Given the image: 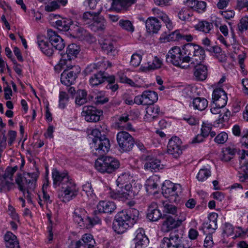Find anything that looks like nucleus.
Returning <instances> with one entry per match:
<instances>
[{
  "label": "nucleus",
  "mask_w": 248,
  "mask_h": 248,
  "mask_svg": "<svg viewBox=\"0 0 248 248\" xmlns=\"http://www.w3.org/2000/svg\"><path fill=\"white\" fill-rule=\"evenodd\" d=\"M98 211L100 213H112L116 209V205L113 202L100 201L97 205Z\"/></svg>",
  "instance_id": "nucleus-30"
},
{
  "label": "nucleus",
  "mask_w": 248,
  "mask_h": 248,
  "mask_svg": "<svg viewBox=\"0 0 248 248\" xmlns=\"http://www.w3.org/2000/svg\"><path fill=\"white\" fill-rule=\"evenodd\" d=\"M83 191L85 193L87 196H92L93 195V189L91 183H86L82 186Z\"/></svg>",
  "instance_id": "nucleus-60"
},
{
  "label": "nucleus",
  "mask_w": 248,
  "mask_h": 248,
  "mask_svg": "<svg viewBox=\"0 0 248 248\" xmlns=\"http://www.w3.org/2000/svg\"><path fill=\"white\" fill-rule=\"evenodd\" d=\"M192 16V12L186 8H182L178 14L179 18L185 21L188 20Z\"/></svg>",
  "instance_id": "nucleus-49"
},
{
  "label": "nucleus",
  "mask_w": 248,
  "mask_h": 248,
  "mask_svg": "<svg viewBox=\"0 0 248 248\" xmlns=\"http://www.w3.org/2000/svg\"><path fill=\"white\" fill-rule=\"evenodd\" d=\"M68 95L66 93L63 91H60L59 93V108L62 109L64 108L68 102Z\"/></svg>",
  "instance_id": "nucleus-51"
},
{
  "label": "nucleus",
  "mask_w": 248,
  "mask_h": 248,
  "mask_svg": "<svg viewBox=\"0 0 248 248\" xmlns=\"http://www.w3.org/2000/svg\"><path fill=\"white\" fill-rule=\"evenodd\" d=\"M73 218L74 221L81 227H85L84 222L89 219L86 216V211L81 208H77L75 210Z\"/></svg>",
  "instance_id": "nucleus-26"
},
{
  "label": "nucleus",
  "mask_w": 248,
  "mask_h": 248,
  "mask_svg": "<svg viewBox=\"0 0 248 248\" xmlns=\"http://www.w3.org/2000/svg\"><path fill=\"white\" fill-rule=\"evenodd\" d=\"M159 205L163 207V211L166 213L175 215L177 217L178 210L174 205L171 204L167 201L161 200L159 202Z\"/></svg>",
  "instance_id": "nucleus-37"
},
{
  "label": "nucleus",
  "mask_w": 248,
  "mask_h": 248,
  "mask_svg": "<svg viewBox=\"0 0 248 248\" xmlns=\"http://www.w3.org/2000/svg\"><path fill=\"white\" fill-rule=\"evenodd\" d=\"M136 2V0H112L111 7L115 11L126 10Z\"/></svg>",
  "instance_id": "nucleus-28"
},
{
  "label": "nucleus",
  "mask_w": 248,
  "mask_h": 248,
  "mask_svg": "<svg viewBox=\"0 0 248 248\" xmlns=\"http://www.w3.org/2000/svg\"><path fill=\"white\" fill-rule=\"evenodd\" d=\"M234 229L232 224L226 223L224 224L223 232L227 235H231L233 233Z\"/></svg>",
  "instance_id": "nucleus-64"
},
{
  "label": "nucleus",
  "mask_w": 248,
  "mask_h": 248,
  "mask_svg": "<svg viewBox=\"0 0 248 248\" xmlns=\"http://www.w3.org/2000/svg\"><path fill=\"white\" fill-rule=\"evenodd\" d=\"M240 165L238 176L239 180L243 182L248 179V161L243 162L242 160H240Z\"/></svg>",
  "instance_id": "nucleus-36"
},
{
  "label": "nucleus",
  "mask_w": 248,
  "mask_h": 248,
  "mask_svg": "<svg viewBox=\"0 0 248 248\" xmlns=\"http://www.w3.org/2000/svg\"><path fill=\"white\" fill-rule=\"evenodd\" d=\"M38 176V174L36 172L25 173L23 176L21 174H18L15 181L19 190L21 192L28 191L30 184L33 185V189H35Z\"/></svg>",
  "instance_id": "nucleus-8"
},
{
  "label": "nucleus",
  "mask_w": 248,
  "mask_h": 248,
  "mask_svg": "<svg viewBox=\"0 0 248 248\" xmlns=\"http://www.w3.org/2000/svg\"><path fill=\"white\" fill-rule=\"evenodd\" d=\"M213 25L212 23L203 20L200 21L196 26V30L202 31L205 33H210L212 29H213Z\"/></svg>",
  "instance_id": "nucleus-40"
},
{
  "label": "nucleus",
  "mask_w": 248,
  "mask_h": 248,
  "mask_svg": "<svg viewBox=\"0 0 248 248\" xmlns=\"http://www.w3.org/2000/svg\"><path fill=\"white\" fill-rule=\"evenodd\" d=\"M131 177L129 173L128 172H124L121 174L118 177L116 180V184L118 186H122L124 185L127 184L126 183H128Z\"/></svg>",
  "instance_id": "nucleus-48"
},
{
  "label": "nucleus",
  "mask_w": 248,
  "mask_h": 248,
  "mask_svg": "<svg viewBox=\"0 0 248 248\" xmlns=\"http://www.w3.org/2000/svg\"><path fill=\"white\" fill-rule=\"evenodd\" d=\"M212 100L215 106L223 108L227 104V94L222 89L220 88H216L213 92Z\"/></svg>",
  "instance_id": "nucleus-19"
},
{
  "label": "nucleus",
  "mask_w": 248,
  "mask_h": 248,
  "mask_svg": "<svg viewBox=\"0 0 248 248\" xmlns=\"http://www.w3.org/2000/svg\"><path fill=\"white\" fill-rule=\"evenodd\" d=\"M17 170V167L15 166L13 168H9L6 170L3 175L5 178H7L11 181H13V175Z\"/></svg>",
  "instance_id": "nucleus-61"
},
{
  "label": "nucleus",
  "mask_w": 248,
  "mask_h": 248,
  "mask_svg": "<svg viewBox=\"0 0 248 248\" xmlns=\"http://www.w3.org/2000/svg\"><path fill=\"white\" fill-rule=\"evenodd\" d=\"M111 66V63L104 57L96 59L95 62L88 65L84 71L86 75H94L98 72L105 71L108 67Z\"/></svg>",
  "instance_id": "nucleus-11"
},
{
  "label": "nucleus",
  "mask_w": 248,
  "mask_h": 248,
  "mask_svg": "<svg viewBox=\"0 0 248 248\" xmlns=\"http://www.w3.org/2000/svg\"><path fill=\"white\" fill-rule=\"evenodd\" d=\"M194 11L200 13L205 11L206 7V3L203 1H197L196 6H195Z\"/></svg>",
  "instance_id": "nucleus-62"
},
{
  "label": "nucleus",
  "mask_w": 248,
  "mask_h": 248,
  "mask_svg": "<svg viewBox=\"0 0 248 248\" xmlns=\"http://www.w3.org/2000/svg\"><path fill=\"white\" fill-rule=\"evenodd\" d=\"M62 66H65V68L61 74V81L62 84L69 86L75 83L81 71V69L78 65H72L70 63L59 64L56 68Z\"/></svg>",
  "instance_id": "nucleus-4"
},
{
  "label": "nucleus",
  "mask_w": 248,
  "mask_h": 248,
  "mask_svg": "<svg viewBox=\"0 0 248 248\" xmlns=\"http://www.w3.org/2000/svg\"><path fill=\"white\" fill-rule=\"evenodd\" d=\"M109 76L105 71L98 72L91 77L89 80L90 83L93 87L97 86L107 81Z\"/></svg>",
  "instance_id": "nucleus-33"
},
{
  "label": "nucleus",
  "mask_w": 248,
  "mask_h": 248,
  "mask_svg": "<svg viewBox=\"0 0 248 248\" xmlns=\"http://www.w3.org/2000/svg\"><path fill=\"white\" fill-rule=\"evenodd\" d=\"M163 165L159 159L151 156H147L146 162L144 164V169L152 171H156L162 169Z\"/></svg>",
  "instance_id": "nucleus-27"
},
{
  "label": "nucleus",
  "mask_w": 248,
  "mask_h": 248,
  "mask_svg": "<svg viewBox=\"0 0 248 248\" xmlns=\"http://www.w3.org/2000/svg\"><path fill=\"white\" fill-rule=\"evenodd\" d=\"M55 23L59 30L66 31L70 29V26L73 24V21L71 19L63 18L56 21Z\"/></svg>",
  "instance_id": "nucleus-39"
},
{
  "label": "nucleus",
  "mask_w": 248,
  "mask_h": 248,
  "mask_svg": "<svg viewBox=\"0 0 248 248\" xmlns=\"http://www.w3.org/2000/svg\"><path fill=\"white\" fill-rule=\"evenodd\" d=\"M34 189H33V186L32 184H30V186L28 187V190L24 192H22L24 195V197L26 198L27 201L31 202L32 197L33 196V194L32 193V191H33Z\"/></svg>",
  "instance_id": "nucleus-59"
},
{
  "label": "nucleus",
  "mask_w": 248,
  "mask_h": 248,
  "mask_svg": "<svg viewBox=\"0 0 248 248\" xmlns=\"http://www.w3.org/2000/svg\"><path fill=\"white\" fill-rule=\"evenodd\" d=\"M92 147L93 155L101 157L108 153L110 143L109 139L105 136L98 139H93Z\"/></svg>",
  "instance_id": "nucleus-6"
},
{
  "label": "nucleus",
  "mask_w": 248,
  "mask_h": 248,
  "mask_svg": "<svg viewBox=\"0 0 248 248\" xmlns=\"http://www.w3.org/2000/svg\"><path fill=\"white\" fill-rule=\"evenodd\" d=\"M239 31L241 32L247 31L248 29V16H245L242 17L238 24Z\"/></svg>",
  "instance_id": "nucleus-53"
},
{
  "label": "nucleus",
  "mask_w": 248,
  "mask_h": 248,
  "mask_svg": "<svg viewBox=\"0 0 248 248\" xmlns=\"http://www.w3.org/2000/svg\"><path fill=\"white\" fill-rule=\"evenodd\" d=\"M4 240L6 248H19L16 236L11 232H8L6 233Z\"/></svg>",
  "instance_id": "nucleus-34"
},
{
  "label": "nucleus",
  "mask_w": 248,
  "mask_h": 248,
  "mask_svg": "<svg viewBox=\"0 0 248 248\" xmlns=\"http://www.w3.org/2000/svg\"><path fill=\"white\" fill-rule=\"evenodd\" d=\"M117 141L122 152L131 151L135 145L133 137L128 132L122 131L119 132L116 136Z\"/></svg>",
  "instance_id": "nucleus-10"
},
{
  "label": "nucleus",
  "mask_w": 248,
  "mask_h": 248,
  "mask_svg": "<svg viewBox=\"0 0 248 248\" xmlns=\"http://www.w3.org/2000/svg\"><path fill=\"white\" fill-rule=\"evenodd\" d=\"M192 105L195 109L202 111L207 107L208 101L204 98L197 97L193 99Z\"/></svg>",
  "instance_id": "nucleus-38"
},
{
  "label": "nucleus",
  "mask_w": 248,
  "mask_h": 248,
  "mask_svg": "<svg viewBox=\"0 0 248 248\" xmlns=\"http://www.w3.org/2000/svg\"><path fill=\"white\" fill-rule=\"evenodd\" d=\"M182 141L177 137H172L169 141L167 145V152L174 158H178L182 155L183 149L181 146Z\"/></svg>",
  "instance_id": "nucleus-14"
},
{
  "label": "nucleus",
  "mask_w": 248,
  "mask_h": 248,
  "mask_svg": "<svg viewBox=\"0 0 248 248\" xmlns=\"http://www.w3.org/2000/svg\"><path fill=\"white\" fill-rule=\"evenodd\" d=\"M6 140L5 131L0 130V152H2L6 147Z\"/></svg>",
  "instance_id": "nucleus-57"
},
{
  "label": "nucleus",
  "mask_w": 248,
  "mask_h": 248,
  "mask_svg": "<svg viewBox=\"0 0 248 248\" xmlns=\"http://www.w3.org/2000/svg\"><path fill=\"white\" fill-rule=\"evenodd\" d=\"M160 183L159 177L157 175H154L148 179L145 183L146 191L150 193H155L158 188V185Z\"/></svg>",
  "instance_id": "nucleus-29"
},
{
  "label": "nucleus",
  "mask_w": 248,
  "mask_h": 248,
  "mask_svg": "<svg viewBox=\"0 0 248 248\" xmlns=\"http://www.w3.org/2000/svg\"><path fill=\"white\" fill-rule=\"evenodd\" d=\"M120 190L111 191L109 195L114 199L124 201L133 198L140 191L136 186L133 187L130 184H125L124 186H119Z\"/></svg>",
  "instance_id": "nucleus-5"
},
{
  "label": "nucleus",
  "mask_w": 248,
  "mask_h": 248,
  "mask_svg": "<svg viewBox=\"0 0 248 248\" xmlns=\"http://www.w3.org/2000/svg\"><path fill=\"white\" fill-rule=\"evenodd\" d=\"M228 137L226 132H222L215 137L214 141L217 144H224L227 140Z\"/></svg>",
  "instance_id": "nucleus-54"
},
{
  "label": "nucleus",
  "mask_w": 248,
  "mask_h": 248,
  "mask_svg": "<svg viewBox=\"0 0 248 248\" xmlns=\"http://www.w3.org/2000/svg\"><path fill=\"white\" fill-rule=\"evenodd\" d=\"M202 46L194 43H187L182 48L177 46L172 47L166 55L167 61L175 66L188 69L190 64H197L200 62L198 54ZM200 57H201L200 56Z\"/></svg>",
  "instance_id": "nucleus-1"
},
{
  "label": "nucleus",
  "mask_w": 248,
  "mask_h": 248,
  "mask_svg": "<svg viewBox=\"0 0 248 248\" xmlns=\"http://www.w3.org/2000/svg\"><path fill=\"white\" fill-rule=\"evenodd\" d=\"M160 18L165 23L167 28L169 30H172V23L166 14L164 13L162 15Z\"/></svg>",
  "instance_id": "nucleus-63"
},
{
  "label": "nucleus",
  "mask_w": 248,
  "mask_h": 248,
  "mask_svg": "<svg viewBox=\"0 0 248 248\" xmlns=\"http://www.w3.org/2000/svg\"><path fill=\"white\" fill-rule=\"evenodd\" d=\"M142 60V56L138 53H134L131 56L130 64L134 67L138 66Z\"/></svg>",
  "instance_id": "nucleus-56"
},
{
  "label": "nucleus",
  "mask_w": 248,
  "mask_h": 248,
  "mask_svg": "<svg viewBox=\"0 0 248 248\" xmlns=\"http://www.w3.org/2000/svg\"><path fill=\"white\" fill-rule=\"evenodd\" d=\"M78 190L76 184L70 178L61 187V190L58 193V198L63 202H66L77 195Z\"/></svg>",
  "instance_id": "nucleus-7"
},
{
  "label": "nucleus",
  "mask_w": 248,
  "mask_h": 248,
  "mask_svg": "<svg viewBox=\"0 0 248 248\" xmlns=\"http://www.w3.org/2000/svg\"><path fill=\"white\" fill-rule=\"evenodd\" d=\"M102 11V8L101 7L97 12H86L82 16L83 21L87 23H90L91 21H93L96 16L100 15Z\"/></svg>",
  "instance_id": "nucleus-45"
},
{
  "label": "nucleus",
  "mask_w": 248,
  "mask_h": 248,
  "mask_svg": "<svg viewBox=\"0 0 248 248\" xmlns=\"http://www.w3.org/2000/svg\"><path fill=\"white\" fill-rule=\"evenodd\" d=\"M160 22L155 17H149L146 21L147 31L150 33H156L161 28Z\"/></svg>",
  "instance_id": "nucleus-31"
},
{
  "label": "nucleus",
  "mask_w": 248,
  "mask_h": 248,
  "mask_svg": "<svg viewBox=\"0 0 248 248\" xmlns=\"http://www.w3.org/2000/svg\"><path fill=\"white\" fill-rule=\"evenodd\" d=\"M37 44L43 53L47 56H52L53 53V49L46 39L38 37Z\"/></svg>",
  "instance_id": "nucleus-35"
},
{
  "label": "nucleus",
  "mask_w": 248,
  "mask_h": 248,
  "mask_svg": "<svg viewBox=\"0 0 248 248\" xmlns=\"http://www.w3.org/2000/svg\"><path fill=\"white\" fill-rule=\"evenodd\" d=\"M60 8L58 2L56 1H52L45 6V9L46 11L50 12L54 11Z\"/></svg>",
  "instance_id": "nucleus-58"
},
{
  "label": "nucleus",
  "mask_w": 248,
  "mask_h": 248,
  "mask_svg": "<svg viewBox=\"0 0 248 248\" xmlns=\"http://www.w3.org/2000/svg\"><path fill=\"white\" fill-rule=\"evenodd\" d=\"M162 115L160 108L157 105H150L146 108V113L144 119L147 121H152Z\"/></svg>",
  "instance_id": "nucleus-24"
},
{
  "label": "nucleus",
  "mask_w": 248,
  "mask_h": 248,
  "mask_svg": "<svg viewBox=\"0 0 248 248\" xmlns=\"http://www.w3.org/2000/svg\"><path fill=\"white\" fill-rule=\"evenodd\" d=\"M87 93L84 90H78L76 94L75 103L78 106H81L87 102Z\"/></svg>",
  "instance_id": "nucleus-44"
},
{
  "label": "nucleus",
  "mask_w": 248,
  "mask_h": 248,
  "mask_svg": "<svg viewBox=\"0 0 248 248\" xmlns=\"http://www.w3.org/2000/svg\"><path fill=\"white\" fill-rule=\"evenodd\" d=\"M136 236L134 239L135 248H144L149 244V240L145 234V231L142 228H139L135 232Z\"/></svg>",
  "instance_id": "nucleus-21"
},
{
  "label": "nucleus",
  "mask_w": 248,
  "mask_h": 248,
  "mask_svg": "<svg viewBox=\"0 0 248 248\" xmlns=\"http://www.w3.org/2000/svg\"><path fill=\"white\" fill-rule=\"evenodd\" d=\"M80 51V46L76 44L69 45L67 47L66 53L62 55L60 64L69 63L68 62L77 57Z\"/></svg>",
  "instance_id": "nucleus-16"
},
{
  "label": "nucleus",
  "mask_w": 248,
  "mask_h": 248,
  "mask_svg": "<svg viewBox=\"0 0 248 248\" xmlns=\"http://www.w3.org/2000/svg\"><path fill=\"white\" fill-rule=\"evenodd\" d=\"M82 115L89 122H96L100 120L103 111L92 106H85L83 108Z\"/></svg>",
  "instance_id": "nucleus-13"
},
{
  "label": "nucleus",
  "mask_w": 248,
  "mask_h": 248,
  "mask_svg": "<svg viewBox=\"0 0 248 248\" xmlns=\"http://www.w3.org/2000/svg\"><path fill=\"white\" fill-rule=\"evenodd\" d=\"M47 37L52 46L59 51L62 50L65 46L63 39L51 29L47 30Z\"/></svg>",
  "instance_id": "nucleus-20"
},
{
  "label": "nucleus",
  "mask_w": 248,
  "mask_h": 248,
  "mask_svg": "<svg viewBox=\"0 0 248 248\" xmlns=\"http://www.w3.org/2000/svg\"><path fill=\"white\" fill-rule=\"evenodd\" d=\"M52 177L54 187H62L70 179L66 170L59 171L56 169L52 170Z\"/></svg>",
  "instance_id": "nucleus-17"
},
{
  "label": "nucleus",
  "mask_w": 248,
  "mask_h": 248,
  "mask_svg": "<svg viewBox=\"0 0 248 248\" xmlns=\"http://www.w3.org/2000/svg\"><path fill=\"white\" fill-rule=\"evenodd\" d=\"M158 100L157 93L153 91H144L141 95L135 97L136 104L139 105H152Z\"/></svg>",
  "instance_id": "nucleus-12"
},
{
  "label": "nucleus",
  "mask_w": 248,
  "mask_h": 248,
  "mask_svg": "<svg viewBox=\"0 0 248 248\" xmlns=\"http://www.w3.org/2000/svg\"><path fill=\"white\" fill-rule=\"evenodd\" d=\"M237 152L234 144L229 145L222 149L220 159L222 161L228 162L234 157Z\"/></svg>",
  "instance_id": "nucleus-25"
},
{
  "label": "nucleus",
  "mask_w": 248,
  "mask_h": 248,
  "mask_svg": "<svg viewBox=\"0 0 248 248\" xmlns=\"http://www.w3.org/2000/svg\"><path fill=\"white\" fill-rule=\"evenodd\" d=\"M120 166V162L118 159L109 156L98 157L95 162L96 169L102 173H112Z\"/></svg>",
  "instance_id": "nucleus-3"
},
{
  "label": "nucleus",
  "mask_w": 248,
  "mask_h": 248,
  "mask_svg": "<svg viewBox=\"0 0 248 248\" xmlns=\"http://www.w3.org/2000/svg\"><path fill=\"white\" fill-rule=\"evenodd\" d=\"M95 241L91 234H84L82 238L77 241L75 248H92L94 247Z\"/></svg>",
  "instance_id": "nucleus-22"
},
{
  "label": "nucleus",
  "mask_w": 248,
  "mask_h": 248,
  "mask_svg": "<svg viewBox=\"0 0 248 248\" xmlns=\"http://www.w3.org/2000/svg\"><path fill=\"white\" fill-rule=\"evenodd\" d=\"M210 175V170L207 168H202L199 170L196 178L198 181L202 182L206 180Z\"/></svg>",
  "instance_id": "nucleus-50"
},
{
  "label": "nucleus",
  "mask_w": 248,
  "mask_h": 248,
  "mask_svg": "<svg viewBox=\"0 0 248 248\" xmlns=\"http://www.w3.org/2000/svg\"><path fill=\"white\" fill-rule=\"evenodd\" d=\"M170 181H166L162 185L161 189L164 196L167 198L175 188L176 185Z\"/></svg>",
  "instance_id": "nucleus-41"
},
{
  "label": "nucleus",
  "mask_w": 248,
  "mask_h": 248,
  "mask_svg": "<svg viewBox=\"0 0 248 248\" xmlns=\"http://www.w3.org/2000/svg\"><path fill=\"white\" fill-rule=\"evenodd\" d=\"M186 218L185 214L181 217H177L176 218H173L171 217H167L162 223L161 231L163 232H169L173 229L180 226L182 222L186 220Z\"/></svg>",
  "instance_id": "nucleus-18"
},
{
  "label": "nucleus",
  "mask_w": 248,
  "mask_h": 248,
  "mask_svg": "<svg viewBox=\"0 0 248 248\" xmlns=\"http://www.w3.org/2000/svg\"><path fill=\"white\" fill-rule=\"evenodd\" d=\"M201 53L198 54L199 56H201L200 59V62H198L197 64H189L190 66L194 68L193 71L194 76L197 81H203L205 80L207 77L208 70L207 66L202 64L203 60L205 58V50L202 47L200 49Z\"/></svg>",
  "instance_id": "nucleus-9"
},
{
  "label": "nucleus",
  "mask_w": 248,
  "mask_h": 248,
  "mask_svg": "<svg viewBox=\"0 0 248 248\" xmlns=\"http://www.w3.org/2000/svg\"><path fill=\"white\" fill-rule=\"evenodd\" d=\"M162 215L158 209L157 204L152 202L149 206L147 214V218L152 221H156L162 217Z\"/></svg>",
  "instance_id": "nucleus-23"
},
{
  "label": "nucleus",
  "mask_w": 248,
  "mask_h": 248,
  "mask_svg": "<svg viewBox=\"0 0 248 248\" xmlns=\"http://www.w3.org/2000/svg\"><path fill=\"white\" fill-rule=\"evenodd\" d=\"M107 81L108 82V84L107 86V88L108 89H110L113 92H115L118 89V85L115 83V78L114 76H110L108 78Z\"/></svg>",
  "instance_id": "nucleus-55"
},
{
  "label": "nucleus",
  "mask_w": 248,
  "mask_h": 248,
  "mask_svg": "<svg viewBox=\"0 0 248 248\" xmlns=\"http://www.w3.org/2000/svg\"><path fill=\"white\" fill-rule=\"evenodd\" d=\"M7 178L4 175L0 179V192L9 191L14 185V183L8 181Z\"/></svg>",
  "instance_id": "nucleus-46"
},
{
  "label": "nucleus",
  "mask_w": 248,
  "mask_h": 248,
  "mask_svg": "<svg viewBox=\"0 0 248 248\" xmlns=\"http://www.w3.org/2000/svg\"><path fill=\"white\" fill-rule=\"evenodd\" d=\"M119 26L123 30L129 33H133L134 31L135 28L133 23L125 19H121L118 22Z\"/></svg>",
  "instance_id": "nucleus-42"
},
{
  "label": "nucleus",
  "mask_w": 248,
  "mask_h": 248,
  "mask_svg": "<svg viewBox=\"0 0 248 248\" xmlns=\"http://www.w3.org/2000/svg\"><path fill=\"white\" fill-rule=\"evenodd\" d=\"M182 192V188L180 184H176L174 190H173L170 195L167 197L172 202H176L180 201L179 196Z\"/></svg>",
  "instance_id": "nucleus-47"
},
{
  "label": "nucleus",
  "mask_w": 248,
  "mask_h": 248,
  "mask_svg": "<svg viewBox=\"0 0 248 248\" xmlns=\"http://www.w3.org/2000/svg\"><path fill=\"white\" fill-rule=\"evenodd\" d=\"M107 26V21L103 16H97L95 18L93 23L90 25V28L94 31H103Z\"/></svg>",
  "instance_id": "nucleus-32"
},
{
  "label": "nucleus",
  "mask_w": 248,
  "mask_h": 248,
  "mask_svg": "<svg viewBox=\"0 0 248 248\" xmlns=\"http://www.w3.org/2000/svg\"><path fill=\"white\" fill-rule=\"evenodd\" d=\"M162 61L158 57H155L152 62H148L147 66L141 67L142 71H146L147 70H152L158 69L161 67Z\"/></svg>",
  "instance_id": "nucleus-43"
},
{
  "label": "nucleus",
  "mask_w": 248,
  "mask_h": 248,
  "mask_svg": "<svg viewBox=\"0 0 248 248\" xmlns=\"http://www.w3.org/2000/svg\"><path fill=\"white\" fill-rule=\"evenodd\" d=\"M101 45L102 49L108 54H113L115 51L113 43L110 41L106 40Z\"/></svg>",
  "instance_id": "nucleus-52"
},
{
  "label": "nucleus",
  "mask_w": 248,
  "mask_h": 248,
  "mask_svg": "<svg viewBox=\"0 0 248 248\" xmlns=\"http://www.w3.org/2000/svg\"><path fill=\"white\" fill-rule=\"evenodd\" d=\"M139 215V211L135 208H129L118 213L113 222V230L118 234L124 232L136 222Z\"/></svg>",
  "instance_id": "nucleus-2"
},
{
  "label": "nucleus",
  "mask_w": 248,
  "mask_h": 248,
  "mask_svg": "<svg viewBox=\"0 0 248 248\" xmlns=\"http://www.w3.org/2000/svg\"><path fill=\"white\" fill-rule=\"evenodd\" d=\"M182 237L174 231L170 234V237H164L162 240V248H181Z\"/></svg>",
  "instance_id": "nucleus-15"
}]
</instances>
